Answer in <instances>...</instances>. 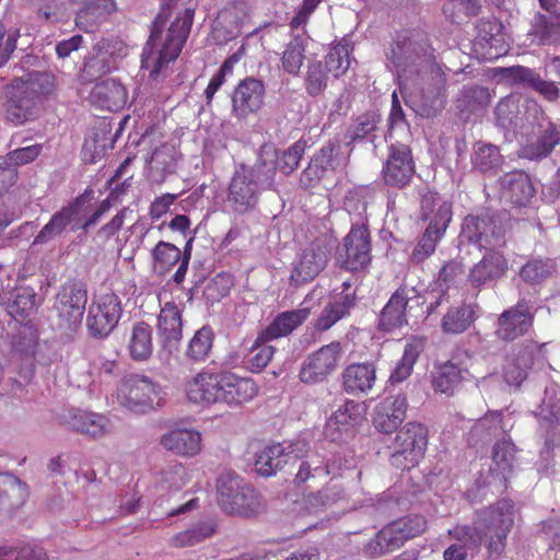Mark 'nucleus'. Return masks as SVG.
Wrapping results in <instances>:
<instances>
[{
	"label": "nucleus",
	"mask_w": 560,
	"mask_h": 560,
	"mask_svg": "<svg viewBox=\"0 0 560 560\" xmlns=\"http://www.w3.org/2000/svg\"><path fill=\"white\" fill-rule=\"evenodd\" d=\"M514 525V504L501 500L478 513L472 525L456 524L447 536L467 549L479 550L488 538L487 551L490 559L499 558L506 547V538Z\"/></svg>",
	"instance_id": "1"
},
{
	"label": "nucleus",
	"mask_w": 560,
	"mask_h": 560,
	"mask_svg": "<svg viewBox=\"0 0 560 560\" xmlns=\"http://www.w3.org/2000/svg\"><path fill=\"white\" fill-rule=\"evenodd\" d=\"M194 15V9H185L177 14L166 32L164 26L168 15L160 12L155 16L141 55V67L150 71V79H159L168 65L178 58L190 34Z\"/></svg>",
	"instance_id": "2"
},
{
	"label": "nucleus",
	"mask_w": 560,
	"mask_h": 560,
	"mask_svg": "<svg viewBox=\"0 0 560 560\" xmlns=\"http://www.w3.org/2000/svg\"><path fill=\"white\" fill-rule=\"evenodd\" d=\"M258 390L259 387L253 378L230 371L202 370L185 385L187 399L201 406L221 402L238 407L254 399Z\"/></svg>",
	"instance_id": "3"
},
{
	"label": "nucleus",
	"mask_w": 560,
	"mask_h": 560,
	"mask_svg": "<svg viewBox=\"0 0 560 560\" xmlns=\"http://www.w3.org/2000/svg\"><path fill=\"white\" fill-rule=\"evenodd\" d=\"M56 90V77L48 71H30L7 86L5 118L15 126L33 120L38 105Z\"/></svg>",
	"instance_id": "4"
},
{
	"label": "nucleus",
	"mask_w": 560,
	"mask_h": 560,
	"mask_svg": "<svg viewBox=\"0 0 560 560\" xmlns=\"http://www.w3.org/2000/svg\"><path fill=\"white\" fill-rule=\"evenodd\" d=\"M427 529V520L420 514H409L384 525L365 545L364 553L378 558L400 549Z\"/></svg>",
	"instance_id": "5"
},
{
	"label": "nucleus",
	"mask_w": 560,
	"mask_h": 560,
	"mask_svg": "<svg viewBox=\"0 0 560 560\" xmlns=\"http://www.w3.org/2000/svg\"><path fill=\"white\" fill-rule=\"evenodd\" d=\"M386 58L396 68L397 72L420 62L421 72L435 61L433 49L424 32L420 30H402L396 34L395 39L386 51Z\"/></svg>",
	"instance_id": "6"
},
{
	"label": "nucleus",
	"mask_w": 560,
	"mask_h": 560,
	"mask_svg": "<svg viewBox=\"0 0 560 560\" xmlns=\"http://www.w3.org/2000/svg\"><path fill=\"white\" fill-rule=\"evenodd\" d=\"M217 500L228 514L253 516L261 509L256 490L232 472L222 474L217 480Z\"/></svg>",
	"instance_id": "7"
},
{
	"label": "nucleus",
	"mask_w": 560,
	"mask_h": 560,
	"mask_svg": "<svg viewBox=\"0 0 560 560\" xmlns=\"http://www.w3.org/2000/svg\"><path fill=\"white\" fill-rule=\"evenodd\" d=\"M428 446V429L415 421L407 422L400 428L389 450V464L400 470L416 467L424 457Z\"/></svg>",
	"instance_id": "8"
},
{
	"label": "nucleus",
	"mask_w": 560,
	"mask_h": 560,
	"mask_svg": "<svg viewBox=\"0 0 560 560\" xmlns=\"http://www.w3.org/2000/svg\"><path fill=\"white\" fill-rule=\"evenodd\" d=\"M446 73L443 67L432 61L422 72L419 88L412 94L415 112L423 118L436 117L446 105Z\"/></svg>",
	"instance_id": "9"
},
{
	"label": "nucleus",
	"mask_w": 560,
	"mask_h": 560,
	"mask_svg": "<svg viewBox=\"0 0 560 560\" xmlns=\"http://www.w3.org/2000/svg\"><path fill=\"white\" fill-rule=\"evenodd\" d=\"M372 237L365 224H352L336 250L337 265L350 272L365 271L372 262Z\"/></svg>",
	"instance_id": "10"
},
{
	"label": "nucleus",
	"mask_w": 560,
	"mask_h": 560,
	"mask_svg": "<svg viewBox=\"0 0 560 560\" xmlns=\"http://www.w3.org/2000/svg\"><path fill=\"white\" fill-rule=\"evenodd\" d=\"M162 388L145 375L133 374L125 377L118 388L117 399L124 407L145 411L163 401Z\"/></svg>",
	"instance_id": "11"
},
{
	"label": "nucleus",
	"mask_w": 560,
	"mask_h": 560,
	"mask_svg": "<svg viewBox=\"0 0 560 560\" xmlns=\"http://www.w3.org/2000/svg\"><path fill=\"white\" fill-rule=\"evenodd\" d=\"M415 173L416 162L410 145L390 141L381 170L384 185L393 189H402L411 183Z\"/></svg>",
	"instance_id": "12"
},
{
	"label": "nucleus",
	"mask_w": 560,
	"mask_h": 560,
	"mask_svg": "<svg viewBox=\"0 0 560 560\" xmlns=\"http://www.w3.org/2000/svg\"><path fill=\"white\" fill-rule=\"evenodd\" d=\"M346 159L341 155L339 140H329L311 158L307 166L300 175V186L307 190L315 188L329 174L346 166Z\"/></svg>",
	"instance_id": "13"
},
{
	"label": "nucleus",
	"mask_w": 560,
	"mask_h": 560,
	"mask_svg": "<svg viewBox=\"0 0 560 560\" xmlns=\"http://www.w3.org/2000/svg\"><path fill=\"white\" fill-rule=\"evenodd\" d=\"M330 247L323 238H315L304 247L292 264L290 284L298 288L312 282L327 266Z\"/></svg>",
	"instance_id": "14"
},
{
	"label": "nucleus",
	"mask_w": 560,
	"mask_h": 560,
	"mask_svg": "<svg viewBox=\"0 0 560 560\" xmlns=\"http://www.w3.org/2000/svg\"><path fill=\"white\" fill-rule=\"evenodd\" d=\"M88 303L85 283L79 280L65 282L55 298L54 310L60 326L73 328L81 323Z\"/></svg>",
	"instance_id": "15"
},
{
	"label": "nucleus",
	"mask_w": 560,
	"mask_h": 560,
	"mask_svg": "<svg viewBox=\"0 0 560 560\" xmlns=\"http://www.w3.org/2000/svg\"><path fill=\"white\" fill-rule=\"evenodd\" d=\"M122 314L120 299L113 292L95 298L89 307L86 327L91 336L107 337L118 325Z\"/></svg>",
	"instance_id": "16"
},
{
	"label": "nucleus",
	"mask_w": 560,
	"mask_h": 560,
	"mask_svg": "<svg viewBox=\"0 0 560 560\" xmlns=\"http://www.w3.org/2000/svg\"><path fill=\"white\" fill-rule=\"evenodd\" d=\"M342 349L338 341L322 346L302 363L299 377L304 384H318L327 380L339 366Z\"/></svg>",
	"instance_id": "17"
},
{
	"label": "nucleus",
	"mask_w": 560,
	"mask_h": 560,
	"mask_svg": "<svg viewBox=\"0 0 560 560\" xmlns=\"http://www.w3.org/2000/svg\"><path fill=\"white\" fill-rule=\"evenodd\" d=\"M266 97L265 83L254 77H246L237 82L231 93V114L238 120H246L264 107Z\"/></svg>",
	"instance_id": "18"
},
{
	"label": "nucleus",
	"mask_w": 560,
	"mask_h": 560,
	"mask_svg": "<svg viewBox=\"0 0 560 560\" xmlns=\"http://www.w3.org/2000/svg\"><path fill=\"white\" fill-rule=\"evenodd\" d=\"M460 234L468 243L479 247L486 248L504 243L501 228L497 224L494 217L487 211L465 217Z\"/></svg>",
	"instance_id": "19"
},
{
	"label": "nucleus",
	"mask_w": 560,
	"mask_h": 560,
	"mask_svg": "<svg viewBox=\"0 0 560 560\" xmlns=\"http://www.w3.org/2000/svg\"><path fill=\"white\" fill-rule=\"evenodd\" d=\"M534 324V314L524 300L503 311L498 317L495 336L502 341H514L528 334Z\"/></svg>",
	"instance_id": "20"
},
{
	"label": "nucleus",
	"mask_w": 560,
	"mask_h": 560,
	"mask_svg": "<svg viewBox=\"0 0 560 560\" xmlns=\"http://www.w3.org/2000/svg\"><path fill=\"white\" fill-rule=\"evenodd\" d=\"M261 190L237 168L228 186L226 202L234 213L243 215L257 207Z\"/></svg>",
	"instance_id": "21"
},
{
	"label": "nucleus",
	"mask_w": 560,
	"mask_h": 560,
	"mask_svg": "<svg viewBox=\"0 0 560 560\" xmlns=\"http://www.w3.org/2000/svg\"><path fill=\"white\" fill-rule=\"evenodd\" d=\"M407 399L404 396H388L380 401L373 413L374 428L384 434L395 432L406 419Z\"/></svg>",
	"instance_id": "22"
},
{
	"label": "nucleus",
	"mask_w": 560,
	"mask_h": 560,
	"mask_svg": "<svg viewBox=\"0 0 560 560\" xmlns=\"http://www.w3.org/2000/svg\"><path fill=\"white\" fill-rule=\"evenodd\" d=\"M278 150L273 145H261L255 164L250 167L241 165L238 170L244 172L262 190L272 189L278 170Z\"/></svg>",
	"instance_id": "23"
},
{
	"label": "nucleus",
	"mask_w": 560,
	"mask_h": 560,
	"mask_svg": "<svg viewBox=\"0 0 560 560\" xmlns=\"http://www.w3.org/2000/svg\"><path fill=\"white\" fill-rule=\"evenodd\" d=\"M472 377L468 369L453 361H446L436 365L431 373V387L435 394L452 397L463 383L470 382Z\"/></svg>",
	"instance_id": "24"
},
{
	"label": "nucleus",
	"mask_w": 560,
	"mask_h": 560,
	"mask_svg": "<svg viewBox=\"0 0 560 560\" xmlns=\"http://www.w3.org/2000/svg\"><path fill=\"white\" fill-rule=\"evenodd\" d=\"M60 420L66 428L94 439L102 438L108 432V420L89 410L68 409L61 415Z\"/></svg>",
	"instance_id": "25"
},
{
	"label": "nucleus",
	"mask_w": 560,
	"mask_h": 560,
	"mask_svg": "<svg viewBox=\"0 0 560 560\" xmlns=\"http://www.w3.org/2000/svg\"><path fill=\"white\" fill-rule=\"evenodd\" d=\"M501 198L514 206L526 207L535 196V188L529 175L523 171L505 173L500 178Z\"/></svg>",
	"instance_id": "26"
},
{
	"label": "nucleus",
	"mask_w": 560,
	"mask_h": 560,
	"mask_svg": "<svg viewBox=\"0 0 560 560\" xmlns=\"http://www.w3.org/2000/svg\"><path fill=\"white\" fill-rule=\"evenodd\" d=\"M508 270L506 257L499 250L489 249L481 260L470 269L468 278L472 287H480L503 278Z\"/></svg>",
	"instance_id": "27"
},
{
	"label": "nucleus",
	"mask_w": 560,
	"mask_h": 560,
	"mask_svg": "<svg viewBox=\"0 0 560 560\" xmlns=\"http://www.w3.org/2000/svg\"><path fill=\"white\" fill-rule=\"evenodd\" d=\"M475 46L481 49L485 60H495L506 55L510 49L502 25L494 22H482L479 25Z\"/></svg>",
	"instance_id": "28"
},
{
	"label": "nucleus",
	"mask_w": 560,
	"mask_h": 560,
	"mask_svg": "<svg viewBox=\"0 0 560 560\" xmlns=\"http://www.w3.org/2000/svg\"><path fill=\"white\" fill-rule=\"evenodd\" d=\"M126 88L115 79H106L97 82L90 92V101L101 109L117 112L127 102Z\"/></svg>",
	"instance_id": "29"
},
{
	"label": "nucleus",
	"mask_w": 560,
	"mask_h": 560,
	"mask_svg": "<svg viewBox=\"0 0 560 560\" xmlns=\"http://www.w3.org/2000/svg\"><path fill=\"white\" fill-rule=\"evenodd\" d=\"M311 312L307 307L285 311L278 314L268 326L259 331L258 340L271 341L289 336L308 318Z\"/></svg>",
	"instance_id": "30"
},
{
	"label": "nucleus",
	"mask_w": 560,
	"mask_h": 560,
	"mask_svg": "<svg viewBox=\"0 0 560 560\" xmlns=\"http://www.w3.org/2000/svg\"><path fill=\"white\" fill-rule=\"evenodd\" d=\"M160 443L178 456L194 457L201 451V433L192 429H175L163 434Z\"/></svg>",
	"instance_id": "31"
},
{
	"label": "nucleus",
	"mask_w": 560,
	"mask_h": 560,
	"mask_svg": "<svg viewBox=\"0 0 560 560\" xmlns=\"http://www.w3.org/2000/svg\"><path fill=\"white\" fill-rule=\"evenodd\" d=\"M408 301V289L406 287H399L381 311L378 328L383 331H392L407 325L406 308Z\"/></svg>",
	"instance_id": "32"
},
{
	"label": "nucleus",
	"mask_w": 560,
	"mask_h": 560,
	"mask_svg": "<svg viewBox=\"0 0 560 560\" xmlns=\"http://www.w3.org/2000/svg\"><path fill=\"white\" fill-rule=\"evenodd\" d=\"M182 312L174 301L166 302L158 317V334L164 347L176 346L182 339Z\"/></svg>",
	"instance_id": "33"
},
{
	"label": "nucleus",
	"mask_w": 560,
	"mask_h": 560,
	"mask_svg": "<svg viewBox=\"0 0 560 560\" xmlns=\"http://www.w3.org/2000/svg\"><path fill=\"white\" fill-rule=\"evenodd\" d=\"M376 382V370L370 363H353L342 373L343 389L348 394H366Z\"/></svg>",
	"instance_id": "34"
},
{
	"label": "nucleus",
	"mask_w": 560,
	"mask_h": 560,
	"mask_svg": "<svg viewBox=\"0 0 560 560\" xmlns=\"http://www.w3.org/2000/svg\"><path fill=\"white\" fill-rule=\"evenodd\" d=\"M79 212V203L72 202L62 207L59 211L54 213L50 220L40 229L38 234L34 237L32 245L48 244L52 240L61 236L74 220Z\"/></svg>",
	"instance_id": "35"
},
{
	"label": "nucleus",
	"mask_w": 560,
	"mask_h": 560,
	"mask_svg": "<svg viewBox=\"0 0 560 560\" xmlns=\"http://www.w3.org/2000/svg\"><path fill=\"white\" fill-rule=\"evenodd\" d=\"M116 10L115 0H93L79 10L75 25L85 33H92Z\"/></svg>",
	"instance_id": "36"
},
{
	"label": "nucleus",
	"mask_w": 560,
	"mask_h": 560,
	"mask_svg": "<svg viewBox=\"0 0 560 560\" xmlns=\"http://www.w3.org/2000/svg\"><path fill=\"white\" fill-rule=\"evenodd\" d=\"M560 143V126L548 122L535 139L523 145L522 152L526 159L541 160L547 158Z\"/></svg>",
	"instance_id": "37"
},
{
	"label": "nucleus",
	"mask_w": 560,
	"mask_h": 560,
	"mask_svg": "<svg viewBox=\"0 0 560 560\" xmlns=\"http://www.w3.org/2000/svg\"><path fill=\"white\" fill-rule=\"evenodd\" d=\"M127 349L137 362L148 361L153 353V329L144 322L136 323L128 338Z\"/></svg>",
	"instance_id": "38"
},
{
	"label": "nucleus",
	"mask_w": 560,
	"mask_h": 560,
	"mask_svg": "<svg viewBox=\"0 0 560 560\" xmlns=\"http://www.w3.org/2000/svg\"><path fill=\"white\" fill-rule=\"evenodd\" d=\"M425 342L427 339L419 336H413L408 339L404 354L389 376L392 383H401L410 376L415 363L425 348Z\"/></svg>",
	"instance_id": "39"
},
{
	"label": "nucleus",
	"mask_w": 560,
	"mask_h": 560,
	"mask_svg": "<svg viewBox=\"0 0 560 560\" xmlns=\"http://www.w3.org/2000/svg\"><path fill=\"white\" fill-rule=\"evenodd\" d=\"M292 456L284 451L280 443L267 445L257 453L255 469L260 476L270 477L288 464Z\"/></svg>",
	"instance_id": "40"
},
{
	"label": "nucleus",
	"mask_w": 560,
	"mask_h": 560,
	"mask_svg": "<svg viewBox=\"0 0 560 560\" xmlns=\"http://www.w3.org/2000/svg\"><path fill=\"white\" fill-rule=\"evenodd\" d=\"M475 320V305L462 303L447 310L441 320V328L445 334L458 335L466 331Z\"/></svg>",
	"instance_id": "41"
},
{
	"label": "nucleus",
	"mask_w": 560,
	"mask_h": 560,
	"mask_svg": "<svg viewBox=\"0 0 560 560\" xmlns=\"http://www.w3.org/2000/svg\"><path fill=\"white\" fill-rule=\"evenodd\" d=\"M27 487L12 474H0V510H12L25 502Z\"/></svg>",
	"instance_id": "42"
},
{
	"label": "nucleus",
	"mask_w": 560,
	"mask_h": 560,
	"mask_svg": "<svg viewBox=\"0 0 560 560\" xmlns=\"http://www.w3.org/2000/svg\"><path fill=\"white\" fill-rule=\"evenodd\" d=\"M151 258L153 271L159 276H165L180 264L182 249L173 243L159 241L151 249Z\"/></svg>",
	"instance_id": "43"
},
{
	"label": "nucleus",
	"mask_w": 560,
	"mask_h": 560,
	"mask_svg": "<svg viewBox=\"0 0 560 560\" xmlns=\"http://www.w3.org/2000/svg\"><path fill=\"white\" fill-rule=\"evenodd\" d=\"M503 161V156L497 145L483 142L476 143L471 158L472 166L476 170L483 174L495 175L500 171Z\"/></svg>",
	"instance_id": "44"
},
{
	"label": "nucleus",
	"mask_w": 560,
	"mask_h": 560,
	"mask_svg": "<svg viewBox=\"0 0 560 560\" xmlns=\"http://www.w3.org/2000/svg\"><path fill=\"white\" fill-rule=\"evenodd\" d=\"M38 304L35 290L31 287H21L15 290L13 301L8 305V313L16 322L23 323L34 313Z\"/></svg>",
	"instance_id": "45"
},
{
	"label": "nucleus",
	"mask_w": 560,
	"mask_h": 560,
	"mask_svg": "<svg viewBox=\"0 0 560 560\" xmlns=\"http://www.w3.org/2000/svg\"><path fill=\"white\" fill-rule=\"evenodd\" d=\"M214 334L210 326H202L189 340L184 352L186 360L192 363L203 362L210 354Z\"/></svg>",
	"instance_id": "46"
},
{
	"label": "nucleus",
	"mask_w": 560,
	"mask_h": 560,
	"mask_svg": "<svg viewBox=\"0 0 560 560\" xmlns=\"http://www.w3.org/2000/svg\"><path fill=\"white\" fill-rule=\"evenodd\" d=\"M364 418L362 404L348 399L339 406L329 418L328 424L336 425L339 430H348L359 424Z\"/></svg>",
	"instance_id": "47"
},
{
	"label": "nucleus",
	"mask_w": 560,
	"mask_h": 560,
	"mask_svg": "<svg viewBox=\"0 0 560 560\" xmlns=\"http://www.w3.org/2000/svg\"><path fill=\"white\" fill-rule=\"evenodd\" d=\"M515 452V445L510 439L498 441L492 448L491 458L494 464V468H491V471L500 472L503 476V479L506 480L508 476L513 471Z\"/></svg>",
	"instance_id": "48"
},
{
	"label": "nucleus",
	"mask_w": 560,
	"mask_h": 560,
	"mask_svg": "<svg viewBox=\"0 0 560 560\" xmlns=\"http://www.w3.org/2000/svg\"><path fill=\"white\" fill-rule=\"evenodd\" d=\"M282 69L291 74L298 75L305 60L304 39L296 35L284 47L281 56Z\"/></svg>",
	"instance_id": "49"
},
{
	"label": "nucleus",
	"mask_w": 560,
	"mask_h": 560,
	"mask_svg": "<svg viewBox=\"0 0 560 560\" xmlns=\"http://www.w3.org/2000/svg\"><path fill=\"white\" fill-rule=\"evenodd\" d=\"M350 54L351 49L347 43H338L327 52L323 63L334 78L338 79L348 71L351 63Z\"/></svg>",
	"instance_id": "50"
},
{
	"label": "nucleus",
	"mask_w": 560,
	"mask_h": 560,
	"mask_svg": "<svg viewBox=\"0 0 560 560\" xmlns=\"http://www.w3.org/2000/svg\"><path fill=\"white\" fill-rule=\"evenodd\" d=\"M556 265L549 258H533L522 266L520 277L529 284H537L550 277Z\"/></svg>",
	"instance_id": "51"
},
{
	"label": "nucleus",
	"mask_w": 560,
	"mask_h": 560,
	"mask_svg": "<svg viewBox=\"0 0 560 560\" xmlns=\"http://www.w3.org/2000/svg\"><path fill=\"white\" fill-rule=\"evenodd\" d=\"M189 482V474L185 466L175 464L162 472L158 488L162 492L176 494Z\"/></svg>",
	"instance_id": "52"
},
{
	"label": "nucleus",
	"mask_w": 560,
	"mask_h": 560,
	"mask_svg": "<svg viewBox=\"0 0 560 560\" xmlns=\"http://www.w3.org/2000/svg\"><path fill=\"white\" fill-rule=\"evenodd\" d=\"M328 73H330L323 61H314L307 66L305 75V90L312 97L319 96L328 85Z\"/></svg>",
	"instance_id": "53"
},
{
	"label": "nucleus",
	"mask_w": 560,
	"mask_h": 560,
	"mask_svg": "<svg viewBox=\"0 0 560 560\" xmlns=\"http://www.w3.org/2000/svg\"><path fill=\"white\" fill-rule=\"evenodd\" d=\"M268 341H259L256 338L247 357V368L253 373L261 372L271 361L276 348L267 345Z\"/></svg>",
	"instance_id": "54"
},
{
	"label": "nucleus",
	"mask_w": 560,
	"mask_h": 560,
	"mask_svg": "<svg viewBox=\"0 0 560 560\" xmlns=\"http://www.w3.org/2000/svg\"><path fill=\"white\" fill-rule=\"evenodd\" d=\"M214 528L210 524H200L190 529L183 530L170 539V545L176 548L194 546L210 537Z\"/></svg>",
	"instance_id": "55"
},
{
	"label": "nucleus",
	"mask_w": 560,
	"mask_h": 560,
	"mask_svg": "<svg viewBox=\"0 0 560 560\" xmlns=\"http://www.w3.org/2000/svg\"><path fill=\"white\" fill-rule=\"evenodd\" d=\"M529 361L528 355L508 359L503 366V377L505 382L511 386L520 387L527 377Z\"/></svg>",
	"instance_id": "56"
},
{
	"label": "nucleus",
	"mask_w": 560,
	"mask_h": 560,
	"mask_svg": "<svg viewBox=\"0 0 560 560\" xmlns=\"http://www.w3.org/2000/svg\"><path fill=\"white\" fill-rule=\"evenodd\" d=\"M535 27L541 44L560 45V16L548 18L538 14Z\"/></svg>",
	"instance_id": "57"
},
{
	"label": "nucleus",
	"mask_w": 560,
	"mask_h": 560,
	"mask_svg": "<svg viewBox=\"0 0 560 560\" xmlns=\"http://www.w3.org/2000/svg\"><path fill=\"white\" fill-rule=\"evenodd\" d=\"M110 58L105 55H96L89 58L81 70L80 80L83 83H92L110 71Z\"/></svg>",
	"instance_id": "58"
},
{
	"label": "nucleus",
	"mask_w": 560,
	"mask_h": 560,
	"mask_svg": "<svg viewBox=\"0 0 560 560\" xmlns=\"http://www.w3.org/2000/svg\"><path fill=\"white\" fill-rule=\"evenodd\" d=\"M307 142L303 139L295 141L278 159V168L285 175L291 174L303 158Z\"/></svg>",
	"instance_id": "59"
},
{
	"label": "nucleus",
	"mask_w": 560,
	"mask_h": 560,
	"mask_svg": "<svg viewBox=\"0 0 560 560\" xmlns=\"http://www.w3.org/2000/svg\"><path fill=\"white\" fill-rule=\"evenodd\" d=\"M35 9L36 16L39 21L45 23H57L66 15V9L60 0H32Z\"/></svg>",
	"instance_id": "60"
},
{
	"label": "nucleus",
	"mask_w": 560,
	"mask_h": 560,
	"mask_svg": "<svg viewBox=\"0 0 560 560\" xmlns=\"http://www.w3.org/2000/svg\"><path fill=\"white\" fill-rule=\"evenodd\" d=\"M380 118L376 114L368 112L358 116L348 129V138L351 141L364 139L376 129Z\"/></svg>",
	"instance_id": "61"
},
{
	"label": "nucleus",
	"mask_w": 560,
	"mask_h": 560,
	"mask_svg": "<svg viewBox=\"0 0 560 560\" xmlns=\"http://www.w3.org/2000/svg\"><path fill=\"white\" fill-rule=\"evenodd\" d=\"M441 240L442 238L434 235V232H431V229H425L415 248L412 249L410 260L413 264L423 262L435 252L436 245Z\"/></svg>",
	"instance_id": "62"
},
{
	"label": "nucleus",
	"mask_w": 560,
	"mask_h": 560,
	"mask_svg": "<svg viewBox=\"0 0 560 560\" xmlns=\"http://www.w3.org/2000/svg\"><path fill=\"white\" fill-rule=\"evenodd\" d=\"M463 103L469 112H477L490 103V93L487 88L471 85L463 90Z\"/></svg>",
	"instance_id": "63"
},
{
	"label": "nucleus",
	"mask_w": 560,
	"mask_h": 560,
	"mask_svg": "<svg viewBox=\"0 0 560 560\" xmlns=\"http://www.w3.org/2000/svg\"><path fill=\"white\" fill-rule=\"evenodd\" d=\"M20 31L15 27H7L0 20V68L3 67L16 49Z\"/></svg>",
	"instance_id": "64"
}]
</instances>
